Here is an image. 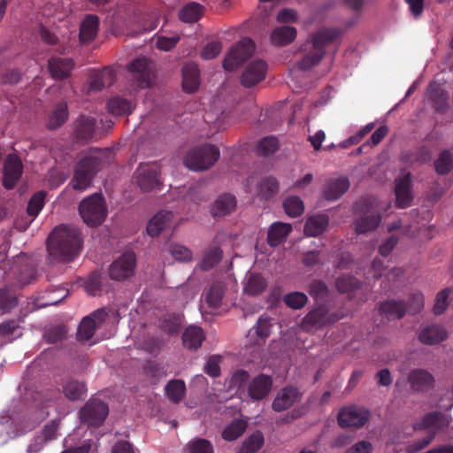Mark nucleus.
I'll return each mask as SVG.
<instances>
[{
    "instance_id": "18",
    "label": "nucleus",
    "mask_w": 453,
    "mask_h": 453,
    "mask_svg": "<svg viewBox=\"0 0 453 453\" xmlns=\"http://www.w3.org/2000/svg\"><path fill=\"white\" fill-rule=\"evenodd\" d=\"M410 188L411 179L409 173H403L395 180V193L398 207L405 208L411 204L412 196Z\"/></svg>"
},
{
    "instance_id": "14",
    "label": "nucleus",
    "mask_w": 453,
    "mask_h": 453,
    "mask_svg": "<svg viewBox=\"0 0 453 453\" xmlns=\"http://www.w3.org/2000/svg\"><path fill=\"white\" fill-rule=\"evenodd\" d=\"M369 413L366 410L356 406L343 408L338 414V422L342 427H360L365 424Z\"/></svg>"
},
{
    "instance_id": "41",
    "label": "nucleus",
    "mask_w": 453,
    "mask_h": 453,
    "mask_svg": "<svg viewBox=\"0 0 453 453\" xmlns=\"http://www.w3.org/2000/svg\"><path fill=\"white\" fill-rule=\"evenodd\" d=\"M68 110L66 103L58 104L52 114L50 116L48 127L50 129H55L62 126L67 119Z\"/></svg>"
},
{
    "instance_id": "29",
    "label": "nucleus",
    "mask_w": 453,
    "mask_h": 453,
    "mask_svg": "<svg viewBox=\"0 0 453 453\" xmlns=\"http://www.w3.org/2000/svg\"><path fill=\"white\" fill-rule=\"evenodd\" d=\"M73 67V64L71 59L52 58L49 61V69L53 78L64 79L70 75V73Z\"/></svg>"
},
{
    "instance_id": "23",
    "label": "nucleus",
    "mask_w": 453,
    "mask_h": 453,
    "mask_svg": "<svg viewBox=\"0 0 453 453\" xmlns=\"http://www.w3.org/2000/svg\"><path fill=\"white\" fill-rule=\"evenodd\" d=\"M447 336V331L443 327L432 325L420 331L418 339L424 344L434 345L443 342Z\"/></svg>"
},
{
    "instance_id": "56",
    "label": "nucleus",
    "mask_w": 453,
    "mask_h": 453,
    "mask_svg": "<svg viewBox=\"0 0 453 453\" xmlns=\"http://www.w3.org/2000/svg\"><path fill=\"white\" fill-rule=\"evenodd\" d=\"M249 379V373L243 370H238L233 373L229 380V388H236L237 390L242 388Z\"/></svg>"
},
{
    "instance_id": "26",
    "label": "nucleus",
    "mask_w": 453,
    "mask_h": 453,
    "mask_svg": "<svg viewBox=\"0 0 453 453\" xmlns=\"http://www.w3.org/2000/svg\"><path fill=\"white\" fill-rule=\"evenodd\" d=\"M115 79L114 72L111 68L94 73L89 81L88 92L101 90L105 86H110Z\"/></svg>"
},
{
    "instance_id": "2",
    "label": "nucleus",
    "mask_w": 453,
    "mask_h": 453,
    "mask_svg": "<svg viewBox=\"0 0 453 453\" xmlns=\"http://www.w3.org/2000/svg\"><path fill=\"white\" fill-rule=\"evenodd\" d=\"M104 156L105 151L94 150L78 163L71 181L73 189L82 191L90 186L94 175L103 164Z\"/></svg>"
},
{
    "instance_id": "60",
    "label": "nucleus",
    "mask_w": 453,
    "mask_h": 453,
    "mask_svg": "<svg viewBox=\"0 0 453 453\" xmlns=\"http://www.w3.org/2000/svg\"><path fill=\"white\" fill-rule=\"evenodd\" d=\"M179 42V36L172 35V36H159L157 41V48L161 50H170L173 49L176 43Z\"/></svg>"
},
{
    "instance_id": "49",
    "label": "nucleus",
    "mask_w": 453,
    "mask_h": 453,
    "mask_svg": "<svg viewBox=\"0 0 453 453\" xmlns=\"http://www.w3.org/2000/svg\"><path fill=\"white\" fill-rule=\"evenodd\" d=\"M44 196L45 194L43 192H38L30 199L27 206V213L33 219L36 217L42 209L44 204Z\"/></svg>"
},
{
    "instance_id": "35",
    "label": "nucleus",
    "mask_w": 453,
    "mask_h": 453,
    "mask_svg": "<svg viewBox=\"0 0 453 453\" xmlns=\"http://www.w3.org/2000/svg\"><path fill=\"white\" fill-rule=\"evenodd\" d=\"M258 183L257 177H251L248 180L247 188L250 192H253L252 185ZM278 189V184L274 178H267L264 180L263 182L259 183L257 190H254L255 193L261 194L265 196H269Z\"/></svg>"
},
{
    "instance_id": "8",
    "label": "nucleus",
    "mask_w": 453,
    "mask_h": 453,
    "mask_svg": "<svg viewBox=\"0 0 453 453\" xmlns=\"http://www.w3.org/2000/svg\"><path fill=\"white\" fill-rule=\"evenodd\" d=\"M135 266L136 258L134 253L125 252L110 265V277L115 280H124L128 279L134 275Z\"/></svg>"
},
{
    "instance_id": "16",
    "label": "nucleus",
    "mask_w": 453,
    "mask_h": 453,
    "mask_svg": "<svg viewBox=\"0 0 453 453\" xmlns=\"http://www.w3.org/2000/svg\"><path fill=\"white\" fill-rule=\"evenodd\" d=\"M22 173V164L16 155H9L4 165L3 183L6 188H12Z\"/></svg>"
},
{
    "instance_id": "31",
    "label": "nucleus",
    "mask_w": 453,
    "mask_h": 453,
    "mask_svg": "<svg viewBox=\"0 0 453 453\" xmlns=\"http://www.w3.org/2000/svg\"><path fill=\"white\" fill-rule=\"evenodd\" d=\"M328 221V217L324 214L310 217L304 226L305 234L309 236H317L322 234L326 230Z\"/></svg>"
},
{
    "instance_id": "33",
    "label": "nucleus",
    "mask_w": 453,
    "mask_h": 453,
    "mask_svg": "<svg viewBox=\"0 0 453 453\" xmlns=\"http://www.w3.org/2000/svg\"><path fill=\"white\" fill-rule=\"evenodd\" d=\"M265 286V280L260 274L248 273L243 292L250 296H257L264 291Z\"/></svg>"
},
{
    "instance_id": "15",
    "label": "nucleus",
    "mask_w": 453,
    "mask_h": 453,
    "mask_svg": "<svg viewBox=\"0 0 453 453\" xmlns=\"http://www.w3.org/2000/svg\"><path fill=\"white\" fill-rule=\"evenodd\" d=\"M272 324L268 318L260 317L249 331L247 341L250 346L261 347L271 334Z\"/></svg>"
},
{
    "instance_id": "64",
    "label": "nucleus",
    "mask_w": 453,
    "mask_h": 453,
    "mask_svg": "<svg viewBox=\"0 0 453 453\" xmlns=\"http://www.w3.org/2000/svg\"><path fill=\"white\" fill-rule=\"evenodd\" d=\"M297 18L296 12L292 9H282L277 14V21L280 23H292L296 22Z\"/></svg>"
},
{
    "instance_id": "13",
    "label": "nucleus",
    "mask_w": 453,
    "mask_h": 453,
    "mask_svg": "<svg viewBox=\"0 0 453 453\" xmlns=\"http://www.w3.org/2000/svg\"><path fill=\"white\" fill-rule=\"evenodd\" d=\"M135 179L142 190H153L160 184L157 165L155 164L141 165L135 173Z\"/></svg>"
},
{
    "instance_id": "44",
    "label": "nucleus",
    "mask_w": 453,
    "mask_h": 453,
    "mask_svg": "<svg viewBox=\"0 0 453 453\" xmlns=\"http://www.w3.org/2000/svg\"><path fill=\"white\" fill-rule=\"evenodd\" d=\"M263 443L262 433L255 432L243 441L240 453H254L262 447Z\"/></svg>"
},
{
    "instance_id": "28",
    "label": "nucleus",
    "mask_w": 453,
    "mask_h": 453,
    "mask_svg": "<svg viewBox=\"0 0 453 453\" xmlns=\"http://www.w3.org/2000/svg\"><path fill=\"white\" fill-rule=\"evenodd\" d=\"M292 230L290 224L282 222H274L269 228L267 241L273 246H278L285 241Z\"/></svg>"
},
{
    "instance_id": "7",
    "label": "nucleus",
    "mask_w": 453,
    "mask_h": 453,
    "mask_svg": "<svg viewBox=\"0 0 453 453\" xmlns=\"http://www.w3.org/2000/svg\"><path fill=\"white\" fill-rule=\"evenodd\" d=\"M254 51V42L249 38H244L236 43L227 53L223 62L226 71L236 69Z\"/></svg>"
},
{
    "instance_id": "30",
    "label": "nucleus",
    "mask_w": 453,
    "mask_h": 453,
    "mask_svg": "<svg viewBox=\"0 0 453 453\" xmlns=\"http://www.w3.org/2000/svg\"><path fill=\"white\" fill-rule=\"evenodd\" d=\"M204 339L202 328L196 326H188L182 335L183 345L189 349H198Z\"/></svg>"
},
{
    "instance_id": "54",
    "label": "nucleus",
    "mask_w": 453,
    "mask_h": 453,
    "mask_svg": "<svg viewBox=\"0 0 453 453\" xmlns=\"http://www.w3.org/2000/svg\"><path fill=\"white\" fill-rule=\"evenodd\" d=\"M257 149L261 155L272 154L278 149V142L274 137H265L258 142Z\"/></svg>"
},
{
    "instance_id": "59",
    "label": "nucleus",
    "mask_w": 453,
    "mask_h": 453,
    "mask_svg": "<svg viewBox=\"0 0 453 453\" xmlns=\"http://www.w3.org/2000/svg\"><path fill=\"white\" fill-rule=\"evenodd\" d=\"M336 287L342 293L352 291L357 287V282L352 277L342 276L337 279Z\"/></svg>"
},
{
    "instance_id": "38",
    "label": "nucleus",
    "mask_w": 453,
    "mask_h": 453,
    "mask_svg": "<svg viewBox=\"0 0 453 453\" xmlns=\"http://www.w3.org/2000/svg\"><path fill=\"white\" fill-rule=\"evenodd\" d=\"M202 12V5L196 3H189L180 11L179 17L183 22L193 23L200 19Z\"/></svg>"
},
{
    "instance_id": "5",
    "label": "nucleus",
    "mask_w": 453,
    "mask_h": 453,
    "mask_svg": "<svg viewBox=\"0 0 453 453\" xmlns=\"http://www.w3.org/2000/svg\"><path fill=\"white\" fill-rule=\"evenodd\" d=\"M80 215L88 226H97L104 222L107 216L105 202L100 194H94L83 199L79 206Z\"/></svg>"
},
{
    "instance_id": "52",
    "label": "nucleus",
    "mask_w": 453,
    "mask_h": 453,
    "mask_svg": "<svg viewBox=\"0 0 453 453\" xmlns=\"http://www.w3.org/2000/svg\"><path fill=\"white\" fill-rule=\"evenodd\" d=\"M188 449L191 453H213V447L211 442L205 439H195L188 444Z\"/></svg>"
},
{
    "instance_id": "21",
    "label": "nucleus",
    "mask_w": 453,
    "mask_h": 453,
    "mask_svg": "<svg viewBox=\"0 0 453 453\" xmlns=\"http://www.w3.org/2000/svg\"><path fill=\"white\" fill-rule=\"evenodd\" d=\"M298 399V392L294 388H284L280 390L272 404L275 411H282L291 407Z\"/></svg>"
},
{
    "instance_id": "10",
    "label": "nucleus",
    "mask_w": 453,
    "mask_h": 453,
    "mask_svg": "<svg viewBox=\"0 0 453 453\" xmlns=\"http://www.w3.org/2000/svg\"><path fill=\"white\" fill-rule=\"evenodd\" d=\"M106 313L104 311H96L90 316L86 317L82 319L80 324L77 339L82 343H88L89 345L96 342H91L95 331L100 327L102 323L105 319Z\"/></svg>"
},
{
    "instance_id": "3",
    "label": "nucleus",
    "mask_w": 453,
    "mask_h": 453,
    "mask_svg": "<svg viewBox=\"0 0 453 453\" xmlns=\"http://www.w3.org/2000/svg\"><path fill=\"white\" fill-rule=\"evenodd\" d=\"M339 35L340 31L338 29H326L318 32L312 41L306 46L311 49V52L298 62L297 68L305 71L317 65L324 56L326 45L333 42Z\"/></svg>"
},
{
    "instance_id": "47",
    "label": "nucleus",
    "mask_w": 453,
    "mask_h": 453,
    "mask_svg": "<svg viewBox=\"0 0 453 453\" xmlns=\"http://www.w3.org/2000/svg\"><path fill=\"white\" fill-rule=\"evenodd\" d=\"M185 389V383L180 380H171L165 388L168 397L175 403L180 401L183 397Z\"/></svg>"
},
{
    "instance_id": "9",
    "label": "nucleus",
    "mask_w": 453,
    "mask_h": 453,
    "mask_svg": "<svg viewBox=\"0 0 453 453\" xmlns=\"http://www.w3.org/2000/svg\"><path fill=\"white\" fill-rule=\"evenodd\" d=\"M356 210L358 213V218L354 224L357 234H365L374 230L379 226L381 218L373 205L363 207V205L357 203Z\"/></svg>"
},
{
    "instance_id": "6",
    "label": "nucleus",
    "mask_w": 453,
    "mask_h": 453,
    "mask_svg": "<svg viewBox=\"0 0 453 453\" xmlns=\"http://www.w3.org/2000/svg\"><path fill=\"white\" fill-rule=\"evenodd\" d=\"M219 157V150L214 145H204L190 150L184 158L185 165L193 171H203L211 167Z\"/></svg>"
},
{
    "instance_id": "1",
    "label": "nucleus",
    "mask_w": 453,
    "mask_h": 453,
    "mask_svg": "<svg viewBox=\"0 0 453 453\" xmlns=\"http://www.w3.org/2000/svg\"><path fill=\"white\" fill-rule=\"evenodd\" d=\"M81 245V232L77 227L60 225L48 238L49 256L53 261L68 262L80 253Z\"/></svg>"
},
{
    "instance_id": "12",
    "label": "nucleus",
    "mask_w": 453,
    "mask_h": 453,
    "mask_svg": "<svg viewBox=\"0 0 453 453\" xmlns=\"http://www.w3.org/2000/svg\"><path fill=\"white\" fill-rule=\"evenodd\" d=\"M127 70L138 88H147L152 83L154 78L152 67L146 58L135 59L127 65Z\"/></svg>"
},
{
    "instance_id": "34",
    "label": "nucleus",
    "mask_w": 453,
    "mask_h": 453,
    "mask_svg": "<svg viewBox=\"0 0 453 453\" xmlns=\"http://www.w3.org/2000/svg\"><path fill=\"white\" fill-rule=\"evenodd\" d=\"M296 36V30L293 27H280L275 28L270 36L272 43L286 45L290 43Z\"/></svg>"
},
{
    "instance_id": "61",
    "label": "nucleus",
    "mask_w": 453,
    "mask_h": 453,
    "mask_svg": "<svg viewBox=\"0 0 453 453\" xmlns=\"http://www.w3.org/2000/svg\"><path fill=\"white\" fill-rule=\"evenodd\" d=\"M58 422L56 420L44 426L39 436L42 437V441L46 443L49 441L54 440L58 435Z\"/></svg>"
},
{
    "instance_id": "62",
    "label": "nucleus",
    "mask_w": 453,
    "mask_h": 453,
    "mask_svg": "<svg viewBox=\"0 0 453 453\" xmlns=\"http://www.w3.org/2000/svg\"><path fill=\"white\" fill-rule=\"evenodd\" d=\"M204 372L211 376V377H217L220 373V368H219V357L218 356H212L208 360L204 366Z\"/></svg>"
},
{
    "instance_id": "55",
    "label": "nucleus",
    "mask_w": 453,
    "mask_h": 453,
    "mask_svg": "<svg viewBox=\"0 0 453 453\" xmlns=\"http://www.w3.org/2000/svg\"><path fill=\"white\" fill-rule=\"evenodd\" d=\"M85 291L91 296L96 295L101 288V277L98 273H93L84 282Z\"/></svg>"
},
{
    "instance_id": "22",
    "label": "nucleus",
    "mask_w": 453,
    "mask_h": 453,
    "mask_svg": "<svg viewBox=\"0 0 453 453\" xmlns=\"http://www.w3.org/2000/svg\"><path fill=\"white\" fill-rule=\"evenodd\" d=\"M349 188V181L345 177L330 180L326 185L323 194L326 200L334 201L342 196Z\"/></svg>"
},
{
    "instance_id": "58",
    "label": "nucleus",
    "mask_w": 453,
    "mask_h": 453,
    "mask_svg": "<svg viewBox=\"0 0 453 453\" xmlns=\"http://www.w3.org/2000/svg\"><path fill=\"white\" fill-rule=\"evenodd\" d=\"M17 305L16 297L9 291H0V311H8Z\"/></svg>"
},
{
    "instance_id": "46",
    "label": "nucleus",
    "mask_w": 453,
    "mask_h": 453,
    "mask_svg": "<svg viewBox=\"0 0 453 453\" xmlns=\"http://www.w3.org/2000/svg\"><path fill=\"white\" fill-rule=\"evenodd\" d=\"M286 213L289 217L300 216L304 210L303 201L297 196H288L285 199L283 203Z\"/></svg>"
},
{
    "instance_id": "20",
    "label": "nucleus",
    "mask_w": 453,
    "mask_h": 453,
    "mask_svg": "<svg viewBox=\"0 0 453 453\" xmlns=\"http://www.w3.org/2000/svg\"><path fill=\"white\" fill-rule=\"evenodd\" d=\"M173 218V213L168 211H160L155 214L148 223V234L151 237L158 236L162 231L171 226Z\"/></svg>"
},
{
    "instance_id": "4",
    "label": "nucleus",
    "mask_w": 453,
    "mask_h": 453,
    "mask_svg": "<svg viewBox=\"0 0 453 453\" xmlns=\"http://www.w3.org/2000/svg\"><path fill=\"white\" fill-rule=\"evenodd\" d=\"M451 420V416L447 412L434 411L426 415L417 424L416 429H433L434 431L418 441L416 446H409L407 451L414 453L426 447L433 441L435 431L449 426Z\"/></svg>"
},
{
    "instance_id": "42",
    "label": "nucleus",
    "mask_w": 453,
    "mask_h": 453,
    "mask_svg": "<svg viewBox=\"0 0 453 453\" xmlns=\"http://www.w3.org/2000/svg\"><path fill=\"white\" fill-rule=\"evenodd\" d=\"M86 392L85 384L77 380H70L64 386L65 395L73 401L84 397Z\"/></svg>"
},
{
    "instance_id": "48",
    "label": "nucleus",
    "mask_w": 453,
    "mask_h": 453,
    "mask_svg": "<svg viewBox=\"0 0 453 453\" xmlns=\"http://www.w3.org/2000/svg\"><path fill=\"white\" fill-rule=\"evenodd\" d=\"M453 167V157L449 151H442L435 161V169L439 174L448 173Z\"/></svg>"
},
{
    "instance_id": "45",
    "label": "nucleus",
    "mask_w": 453,
    "mask_h": 453,
    "mask_svg": "<svg viewBox=\"0 0 453 453\" xmlns=\"http://www.w3.org/2000/svg\"><path fill=\"white\" fill-rule=\"evenodd\" d=\"M224 294V287L221 283H217L211 287L205 294V303L212 308H217L220 305Z\"/></svg>"
},
{
    "instance_id": "27",
    "label": "nucleus",
    "mask_w": 453,
    "mask_h": 453,
    "mask_svg": "<svg viewBox=\"0 0 453 453\" xmlns=\"http://www.w3.org/2000/svg\"><path fill=\"white\" fill-rule=\"evenodd\" d=\"M96 118L93 115H81L75 121L74 132L78 138L88 140L92 138L95 131Z\"/></svg>"
},
{
    "instance_id": "53",
    "label": "nucleus",
    "mask_w": 453,
    "mask_h": 453,
    "mask_svg": "<svg viewBox=\"0 0 453 453\" xmlns=\"http://www.w3.org/2000/svg\"><path fill=\"white\" fill-rule=\"evenodd\" d=\"M284 302L292 309H301L307 302V296L301 292H293L284 297Z\"/></svg>"
},
{
    "instance_id": "32",
    "label": "nucleus",
    "mask_w": 453,
    "mask_h": 453,
    "mask_svg": "<svg viewBox=\"0 0 453 453\" xmlns=\"http://www.w3.org/2000/svg\"><path fill=\"white\" fill-rule=\"evenodd\" d=\"M236 205L234 196L229 194L219 196L213 203L211 213L215 217L224 216L230 213Z\"/></svg>"
},
{
    "instance_id": "24",
    "label": "nucleus",
    "mask_w": 453,
    "mask_h": 453,
    "mask_svg": "<svg viewBox=\"0 0 453 453\" xmlns=\"http://www.w3.org/2000/svg\"><path fill=\"white\" fill-rule=\"evenodd\" d=\"M200 84L199 70L196 64H187L182 68V87L186 92H195Z\"/></svg>"
},
{
    "instance_id": "36",
    "label": "nucleus",
    "mask_w": 453,
    "mask_h": 453,
    "mask_svg": "<svg viewBox=\"0 0 453 453\" xmlns=\"http://www.w3.org/2000/svg\"><path fill=\"white\" fill-rule=\"evenodd\" d=\"M98 19L96 16H87L81 25L80 37L84 42H90L96 35Z\"/></svg>"
},
{
    "instance_id": "63",
    "label": "nucleus",
    "mask_w": 453,
    "mask_h": 453,
    "mask_svg": "<svg viewBox=\"0 0 453 453\" xmlns=\"http://www.w3.org/2000/svg\"><path fill=\"white\" fill-rule=\"evenodd\" d=\"M373 447L368 441H360L348 449L346 453H372Z\"/></svg>"
},
{
    "instance_id": "17",
    "label": "nucleus",
    "mask_w": 453,
    "mask_h": 453,
    "mask_svg": "<svg viewBox=\"0 0 453 453\" xmlns=\"http://www.w3.org/2000/svg\"><path fill=\"white\" fill-rule=\"evenodd\" d=\"M266 64L262 60L250 63L242 76V83L245 87H252L260 82L265 76Z\"/></svg>"
},
{
    "instance_id": "57",
    "label": "nucleus",
    "mask_w": 453,
    "mask_h": 453,
    "mask_svg": "<svg viewBox=\"0 0 453 453\" xmlns=\"http://www.w3.org/2000/svg\"><path fill=\"white\" fill-rule=\"evenodd\" d=\"M222 50V45L219 42H211L207 43L201 52L203 59H211L217 57Z\"/></svg>"
},
{
    "instance_id": "50",
    "label": "nucleus",
    "mask_w": 453,
    "mask_h": 453,
    "mask_svg": "<svg viewBox=\"0 0 453 453\" xmlns=\"http://www.w3.org/2000/svg\"><path fill=\"white\" fill-rule=\"evenodd\" d=\"M453 290L450 288H445L438 293L435 300V303L434 306V311L435 314H441L449 305V298L452 295Z\"/></svg>"
},
{
    "instance_id": "11",
    "label": "nucleus",
    "mask_w": 453,
    "mask_h": 453,
    "mask_svg": "<svg viewBox=\"0 0 453 453\" xmlns=\"http://www.w3.org/2000/svg\"><path fill=\"white\" fill-rule=\"evenodd\" d=\"M108 406L97 398H92L81 411V419L88 426H99L108 415Z\"/></svg>"
},
{
    "instance_id": "39",
    "label": "nucleus",
    "mask_w": 453,
    "mask_h": 453,
    "mask_svg": "<svg viewBox=\"0 0 453 453\" xmlns=\"http://www.w3.org/2000/svg\"><path fill=\"white\" fill-rule=\"evenodd\" d=\"M407 311L402 302L387 301L380 305V311L388 319H400Z\"/></svg>"
},
{
    "instance_id": "37",
    "label": "nucleus",
    "mask_w": 453,
    "mask_h": 453,
    "mask_svg": "<svg viewBox=\"0 0 453 453\" xmlns=\"http://www.w3.org/2000/svg\"><path fill=\"white\" fill-rule=\"evenodd\" d=\"M108 110L114 115L129 114L134 109V103L130 100L124 99L119 96L111 98L108 102Z\"/></svg>"
},
{
    "instance_id": "40",
    "label": "nucleus",
    "mask_w": 453,
    "mask_h": 453,
    "mask_svg": "<svg viewBox=\"0 0 453 453\" xmlns=\"http://www.w3.org/2000/svg\"><path fill=\"white\" fill-rule=\"evenodd\" d=\"M247 422L242 419L234 420L231 424L225 427L222 432L224 440L231 441L238 439L245 431Z\"/></svg>"
},
{
    "instance_id": "43",
    "label": "nucleus",
    "mask_w": 453,
    "mask_h": 453,
    "mask_svg": "<svg viewBox=\"0 0 453 453\" xmlns=\"http://www.w3.org/2000/svg\"><path fill=\"white\" fill-rule=\"evenodd\" d=\"M223 252L219 248L214 247L207 250L198 265L202 270L213 268L222 258Z\"/></svg>"
},
{
    "instance_id": "25",
    "label": "nucleus",
    "mask_w": 453,
    "mask_h": 453,
    "mask_svg": "<svg viewBox=\"0 0 453 453\" xmlns=\"http://www.w3.org/2000/svg\"><path fill=\"white\" fill-rule=\"evenodd\" d=\"M408 380L413 390L422 391L432 386L434 378L426 370L415 369L409 373Z\"/></svg>"
},
{
    "instance_id": "19",
    "label": "nucleus",
    "mask_w": 453,
    "mask_h": 453,
    "mask_svg": "<svg viewBox=\"0 0 453 453\" xmlns=\"http://www.w3.org/2000/svg\"><path fill=\"white\" fill-rule=\"evenodd\" d=\"M272 387V378L268 375L259 374L250 383L249 395L254 400H261L270 393Z\"/></svg>"
},
{
    "instance_id": "51",
    "label": "nucleus",
    "mask_w": 453,
    "mask_h": 453,
    "mask_svg": "<svg viewBox=\"0 0 453 453\" xmlns=\"http://www.w3.org/2000/svg\"><path fill=\"white\" fill-rule=\"evenodd\" d=\"M169 251L177 261L186 262L192 260V252L189 249L180 244H172Z\"/></svg>"
}]
</instances>
